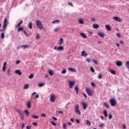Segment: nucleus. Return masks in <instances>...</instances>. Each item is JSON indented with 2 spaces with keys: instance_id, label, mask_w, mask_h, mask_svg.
<instances>
[{
  "instance_id": "nucleus-1",
  "label": "nucleus",
  "mask_w": 129,
  "mask_h": 129,
  "mask_svg": "<svg viewBox=\"0 0 129 129\" xmlns=\"http://www.w3.org/2000/svg\"><path fill=\"white\" fill-rule=\"evenodd\" d=\"M36 25L39 30H43L44 29V27L43 26V24L40 20H37L36 21Z\"/></svg>"
},
{
  "instance_id": "nucleus-2",
  "label": "nucleus",
  "mask_w": 129,
  "mask_h": 129,
  "mask_svg": "<svg viewBox=\"0 0 129 129\" xmlns=\"http://www.w3.org/2000/svg\"><path fill=\"white\" fill-rule=\"evenodd\" d=\"M7 27H8V19H7V18H6L4 19V24L3 26L4 29H1L0 30V32H4V31H5V29H7Z\"/></svg>"
},
{
  "instance_id": "nucleus-3",
  "label": "nucleus",
  "mask_w": 129,
  "mask_h": 129,
  "mask_svg": "<svg viewBox=\"0 0 129 129\" xmlns=\"http://www.w3.org/2000/svg\"><path fill=\"white\" fill-rule=\"evenodd\" d=\"M75 110L77 114H79V115H81V112H80V110L79 109V105H76L75 106Z\"/></svg>"
},
{
  "instance_id": "nucleus-4",
  "label": "nucleus",
  "mask_w": 129,
  "mask_h": 129,
  "mask_svg": "<svg viewBox=\"0 0 129 129\" xmlns=\"http://www.w3.org/2000/svg\"><path fill=\"white\" fill-rule=\"evenodd\" d=\"M109 102L111 106H115V105H116V100L114 98L110 99Z\"/></svg>"
},
{
  "instance_id": "nucleus-5",
  "label": "nucleus",
  "mask_w": 129,
  "mask_h": 129,
  "mask_svg": "<svg viewBox=\"0 0 129 129\" xmlns=\"http://www.w3.org/2000/svg\"><path fill=\"white\" fill-rule=\"evenodd\" d=\"M86 91L87 94L89 95V96H92L93 93L92 92V91H91V90H90V89H89V88L86 87Z\"/></svg>"
},
{
  "instance_id": "nucleus-6",
  "label": "nucleus",
  "mask_w": 129,
  "mask_h": 129,
  "mask_svg": "<svg viewBox=\"0 0 129 129\" xmlns=\"http://www.w3.org/2000/svg\"><path fill=\"white\" fill-rule=\"evenodd\" d=\"M54 50H56V51H63V50H64V47L62 46H59L58 47L55 46Z\"/></svg>"
},
{
  "instance_id": "nucleus-7",
  "label": "nucleus",
  "mask_w": 129,
  "mask_h": 129,
  "mask_svg": "<svg viewBox=\"0 0 129 129\" xmlns=\"http://www.w3.org/2000/svg\"><path fill=\"white\" fill-rule=\"evenodd\" d=\"M74 85H75V83L73 81H69V88H70V89H72V88H73V86H74Z\"/></svg>"
},
{
  "instance_id": "nucleus-8",
  "label": "nucleus",
  "mask_w": 129,
  "mask_h": 129,
  "mask_svg": "<svg viewBox=\"0 0 129 129\" xmlns=\"http://www.w3.org/2000/svg\"><path fill=\"white\" fill-rule=\"evenodd\" d=\"M56 99V97H55V95L52 94L51 95L50 100L51 102H55V100Z\"/></svg>"
},
{
  "instance_id": "nucleus-9",
  "label": "nucleus",
  "mask_w": 129,
  "mask_h": 129,
  "mask_svg": "<svg viewBox=\"0 0 129 129\" xmlns=\"http://www.w3.org/2000/svg\"><path fill=\"white\" fill-rule=\"evenodd\" d=\"M113 19L115 20L116 22H118L119 23L121 22V19L119 18L118 17H114Z\"/></svg>"
},
{
  "instance_id": "nucleus-10",
  "label": "nucleus",
  "mask_w": 129,
  "mask_h": 129,
  "mask_svg": "<svg viewBox=\"0 0 129 129\" xmlns=\"http://www.w3.org/2000/svg\"><path fill=\"white\" fill-rule=\"evenodd\" d=\"M81 56L82 57H87V56H88V54L86 51H82Z\"/></svg>"
},
{
  "instance_id": "nucleus-11",
  "label": "nucleus",
  "mask_w": 129,
  "mask_h": 129,
  "mask_svg": "<svg viewBox=\"0 0 129 129\" xmlns=\"http://www.w3.org/2000/svg\"><path fill=\"white\" fill-rule=\"evenodd\" d=\"M58 44L59 45V46H61V45L64 44V40L62 38L59 39V41L58 42Z\"/></svg>"
},
{
  "instance_id": "nucleus-12",
  "label": "nucleus",
  "mask_w": 129,
  "mask_h": 129,
  "mask_svg": "<svg viewBox=\"0 0 129 129\" xmlns=\"http://www.w3.org/2000/svg\"><path fill=\"white\" fill-rule=\"evenodd\" d=\"M6 66H7V62H5L4 63V64H3V70H2L3 72H6V70L7 69Z\"/></svg>"
},
{
  "instance_id": "nucleus-13",
  "label": "nucleus",
  "mask_w": 129,
  "mask_h": 129,
  "mask_svg": "<svg viewBox=\"0 0 129 129\" xmlns=\"http://www.w3.org/2000/svg\"><path fill=\"white\" fill-rule=\"evenodd\" d=\"M116 65L118 66V67H120L122 66V62L121 61H118L116 62Z\"/></svg>"
},
{
  "instance_id": "nucleus-14",
  "label": "nucleus",
  "mask_w": 129,
  "mask_h": 129,
  "mask_svg": "<svg viewBox=\"0 0 129 129\" xmlns=\"http://www.w3.org/2000/svg\"><path fill=\"white\" fill-rule=\"evenodd\" d=\"M105 28L107 31H111V27H110V26L108 25H106Z\"/></svg>"
},
{
  "instance_id": "nucleus-15",
  "label": "nucleus",
  "mask_w": 129,
  "mask_h": 129,
  "mask_svg": "<svg viewBox=\"0 0 129 129\" xmlns=\"http://www.w3.org/2000/svg\"><path fill=\"white\" fill-rule=\"evenodd\" d=\"M82 104L83 105V109H86L87 108V104L86 103H84V102H82Z\"/></svg>"
},
{
  "instance_id": "nucleus-16",
  "label": "nucleus",
  "mask_w": 129,
  "mask_h": 129,
  "mask_svg": "<svg viewBox=\"0 0 129 129\" xmlns=\"http://www.w3.org/2000/svg\"><path fill=\"white\" fill-rule=\"evenodd\" d=\"M98 35L101 37V38H104V33H103L99 32L98 33Z\"/></svg>"
},
{
  "instance_id": "nucleus-17",
  "label": "nucleus",
  "mask_w": 129,
  "mask_h": 129,
  "mask_svg": "<svg viewBox=\"0 0 129 129\" xmlns=\"http://www.w3.org/2000/svg\"><path fill=\"white\" fill-rule=\"evenodd\" d=\"M16 111L18 112V114H19V115H21V114H24L21 109H18L16 110Z\"/></svg>"
},
{
  "instance_id": "nucleus-18",
  "label": "nucleus",
  "mask_w": 129,
  "mask_h": 129,
  "mask_svg": "<svg viewBox=\"0 0 129 129\" xmlns=\"http://www.w3.org/2000/svg\"><path fill=\"white\" fill-rule=\"evenodd\" d=\"M93 28L94 29H98L99 28V25L98 24H94L93 25Z\"/></svg>"
},
{
  "instance_id": "nucleus-19",
  "label": "nucleus",
  "mask_w": 129,
  "mask_h": 129,
  "mask_svg": "<svg viewBox=\"0 0 129 129\" xmlns=\"http://www.w3.org/2000/svg\"><path fill=\"white\" fill-rule=\"evenodd\" d=\"M27 106L28 108H31L32 106H31V102L30 100L28 101V102L27 103Z\"/></svg>"
},
{
  "instance_id": "nucleus-20",
  "label": "nucleus",
  "mask_w": 129,
  "mask_h": 129,
  "mask_svg": "<svg viewBox=\"0 0 129 129\" xmlns=\"http://www.w3.org/2000/svg\"><path fill=\"white\" fill-rule=\"evenodd\" d=\"M15 73L16 74H18L19 76L22 75V72H21V71L17 70L16 71H15Z\"/></svg>"
},
{
  "instance_id": "nucleus-21",
  "label": "nucleus",
  "mask_w": 129,
  "mask_h": 129,
  "mask_svg": "<svg viewBox=\"0 0 129 129\" xmlns=\"http://www.w3.org/2000/svg\"><path fill=\"white\" fill-rule=\"evenodd\" d=\"M24 113L26 115V116H29V115H30V112H29L28 110H25Z\"/></svg>"
},
{
  "instance_id": "nucleus-22",
  "label": "nucleus",
  "mask_w": 129,
  "mask_h": 129,
  "mask_svg": "<svg viewBox=\"0 0 129 129\" xmlns=\"http://www.w3.org/2000/svg\"><path fill=\"white\" fill-rule=\"evenodd\" d=\"M69 71H71V72H74V73L76 72V70H75V69L72 68H69Z\"/></svg>"
},
{
  "instance_id": "nucleus-23",
  "label": "nucleus",
  "mask_w": 129,
  "mask_h": 129,
  "mask_svg": "<svg viewBox=\"0 0 129 129\" xmlns=\"http://www.w3.org/2000/svg\"><path fill=\"white\" fill-rule=\"evenodd\" d=\"M20 47H21V48H23V49H27V48H29L30 45H21Z\"/></svg>"
},
{
  "instance_id": "nucleus-24",
  "label": "nucleus",
  "mask_w": 129,
  "mask_h": 129,
  "mask_svg": "<svg viewBox=\"0 0 129 129\" xmlns=\"http://www.w3.org/2000/svg\"><path fill=\"white\" fill-rule=\"evenodd\" d=\"M80 35H81V36H82V37H83V38H85V39H87V36H86V35H85V34H84L83 33H81Z\"/></svg>"
},
{
  "instance_id": "nucleus-25",
  "label": "nucleus",
  "mask_w": 129,
  "mask_h": 129,
  "mask_svg": "<svg viewBox=\"0 0 129 129\" xmlns=\"http://www.w3.org/2000/svg\"><path fill=\"white\" fill-rule=\"evenodd\" d=\"M52 24H59L60 23V20H56L52 21Z\"/></svg>"
},
{
  "instance_id": "nucleus-26",
  "label": "nucleus",
  "mask_w": 129,
  "mask_h": 129,
  "mask_svg": "<svg viewBox=\"0 0 129 129\" xmlns=\"http://www.w3.org/2000/svg\"><path fill=\"white\" fill-rule=\"evenodd\" d=\"M28 28H29V29L30 30H32V29H33V26L32 25V22H30L29 23Z\"/></svg>"
},
{
  "instance_id": "nucleus-27",
  "label": "nucleus",
  "mask_w": 129,
  "mask_h": 129,
  "mask_svg": "<svg viewBox=\"0 0 129 129\" xmlns=\"http://www.w3.org/2000/svg\"><path fill=\"white\" fill-rule=\"evenodd\" d=\"M103 114H104L105 117H107V116H108V115H107V111H106V110H104Z\"/></svg>"
},
{
  "instance_id": "nucleus-28",
  "label": "nucleus",
  "mask_w": 129,
  "mask_h": 129,
  "mask_svg": "<svg viewBox=\"0 0 129 129\" xmlns=\"http://www.w3.org/2000/svg\"><path fill=\"white\" fill-rule=\"evenodd\" d=\"M48 73L50 76H53V74H54V72L53 71L49 70L48 71Z\"/></svg>"
},
{
  "instance_id": "nucleus-29",
  "label": "nucleus",
  "mask_w": 129,
  "mask_h": 129,
  "mask_svg": "<svg viewBox=\"0 0 129 129\" xmlns=\"http://www.w3.org/2000/svg\"><path fill=\"white\" fill-rule=\"evenodd\" d=\"M79 24L83 25V24H84V21H83V20L82 19H79Z\"/></svg>"
},
{
  "instance_id": "nucleus-30",
  "label": "nucleus",
  "mask_w": 129,
  "mask_h": 129,
  "mask_svg": "<svg viewBox=\"0 0 129 129\" xmlns=\"http://www.w3.org/2000/svg\"><path fill=\"white\" fill-rule=\"evenodd\" d=\"M109 72L111 73V74H113V75H115V71L112 70H110Z\"/></svg>"
},
{
  "instance_id": "nucleus-31",
  "label": "nucleus",
  "mask_w": 129,
  "mask_h": 129,
  "mask_svg": "<svg viewBox=\"0 0 129 129\" xmlns=\"http://www.w3.org/2000/svg\"><path fill=\"white\" fill-rule=\"evenodd\" d=\"M22 24H23V20H21L20 21V22H19L16 26V27L17 28H19V27H20V26H21L22 25Z\"/></svg>"
},
{
  "instance_id": "nucleus-32",
  "label": "nucleus",
  "mask_w": 129,
  "mask_h": 129,
  "mask_svg": "<svg viewBox=\"0 0 129 129\" xmlns=\"http://www.w3.org/2000/svg\"><path fill=\"white\" fill-rule=\"evenodd\" d=\"M75 90H76V92L77 93V95H78V91L79 90V89H78V87H77V86L75 87Z\"/></svg>"
},
{
  "instance_id": "nucleus-33",
  "label": "nucleus",
  "mask_w": 129,
  "mask_h": 129,
  "mask_svg": "<svg viewBox=\"0 0 129 129\" xmlns=\"http://www.w3.org/2000/svg\"><path fill=\"white\" fill-rule=\"evenodd\" d=\"M86 122H87V125H88L89 126H90V125H91V122L89 120H87Z\"/></svg>"
},
{
  "instance_id": "nucleus-34",
  "label": "nucleus",
  "mask_w": 129,
  "mask_h": 129,
  "mask_svg": "<svg viewBox=\"0 0 129 129\" xmlns=\"http://www.w3.org/2000/svg\"><path fill=\"white\" fill-rule=\"evenodd\" d=\"M103 104L104 106H105L106 108H109V105H107V103H106V102H104Z\"/></svg>"
},
{
  "instance_id": "nucleus-35",
  "label": "nucleus",
  "mask_w": 129,
  "mask_h": 129,
  "mask_svg": "<svg viewBox=\"0 0 129 129\" xmlns=\"http://www.w3.org/2000/svg\"><path fill=\"white\" fill-rule=\"evenodd\" d=\"M90 71H91L92 73H94V72H95V70H94V69H93V67H90Z\"/></svg>"
},
{
  "instance_id": "nucleus-36",
  "label": "nucleus",
  "mask_w": 129,
  "mask_h": 129,
  "mask_svg": "<svg viewBox=\"0 0 129 129\" xmlns=\"http://www.w3.org/2000/svg\"><path fill=\"white\" fill-rule=\"evenodd\" d=\"M125 64L126 68L129 70V61H126Z\"/></svg>"
},
{
  "instance_id": "nucleus-37",
  "label": "nucleus",
  "mask_w": 129,
  "mask_h": 129,
  "mask_svg": "<svg viewBox=\"0 0 129 129\" xmlns=\"http://www.w3.org/2000/svg\"><path fill=\"white\" fill-rule=\"evenodd\" d=\"M21 31H24V28L23 27H19L18 29V32H21Z\"/></svg>"
},
{
  "instance_id": "nucleus-38",
  "label": "nucleus",
  "mask_w": 129,
  "mask_h": 129,
  "mask_svg": "<svg viewBox=\"0 0 129 129\" xmlns=\"http://www.w3.org/2000/svg\"><path fill=\"white\" fill-rule=\"evenodd\" d=\"M28 88H29V84L25 85L23 89H28Z\"/></svg>"
},
{
  "instance_id": "nucleus-39",
  "label": "nucleus",
  "mask_w": 129,
  "mask_h": 129,
  "mask_svg": "<svg viewBox=\"0 0 129 129\" xmlns=\"http://www.w3.org/2000/svg\"><path fill=\"white\" fill-rule=\"evenodd\" d=\"M1 39H5V33L4 32L1 33Z\"/></svg>"
},
{
  "instance_id": "nucleus-40",
  "label": "nucleus",
  "mask_w": 129,
  "mask_h": 129,
  "mask_svg": "<svg viewBox=\"0 0 129 129\" xmlns=\"http://www.w3.org/2000/svg\"><path fill=\"white\" fill-rule=\"evenodd\" d=\"M45 85L44 83H39L38 84V87H42V86H44Z\"/></svg>"
},
{
  "instance_id": "nucleus-41",
  "label": "nucleus",
  "mask_w": 129,
  "mask_h": 129,
  "mask_svg": "<svg viewBox=\"0 0 129 129\" xmlns=\"http://www.w3.org/2000/svg\"><path fill=\"white\" fill-rule=\"evenodd\" d=\"M7 74L8 76H11V69H9L7 71Z\"/></svg>"
},
{
  "instance_id": "nucleus-42",
  "label": "nucleus",
  "mask_w": 129,
  "mask_h": 129,
  "mask_svg": "<svg viewBox=\"0 0 129 129\" xmlns=\"http://www.w3.org/2000/svg\"><path fill=\"white\" fill-rule=\"evenodd\" d=\"M32 78H34V75L33 74H30V75L29 77V79H32Z\"/></svg>"
},
{
  "instance_id": "nucleus-43",
  "label": "nucleus",
  "mask_w": 129,
  "mask_h": 129,
  "mask_svg": "<svg viewBox=\"0 0 129 129\" xmlns=\"http://www.w3.org/2000/svg\"><path fill=\"white\" fill-rule=\"evenodd\" d=\"M24 114H21V115H20V118L22 119V120H23L24 118Z\"/></svg>"
},
{
  "instance_id": "nucleus-44",
  "label": "nucleus",
  "mask_w": 129,
  "mask_h": 129,
  "mask_svg": "<svg viewBox=\"0 0 129 129\" xmlns=\"http://www.w3.org/2000/svg\"><path fill=\"white\" fill-rule=\"evenodd\" d=\"M62 127L63 129H67V125L65 123H63Z\"/></svg>"
},
{
  "instance_id": "nucleus-45",
  "label": "nucleus",
  "mask_w": 129,
  "mask_h": 129,
  "mask_svg": "<svg viewBox=\"0 0 129 129\" xmlns=\"http://www.w3.org/2000/svg\"><path fill=\"white\" fill-rule=\"evenodd\" d=\"M31 117H32V118H39V116H36L35 115H32Z\"/></svg>"
},
{
  "instance_id": "nucleus-46",
  "label": "nucleus",
  "mask_w": 129,
  "mask_h": 129,
  "mask_svg": "<svg viewBox=\"0 0 129 129\" xmlns=\"http://www.w3.org/2000/svg\"><path fill=\"white\" fill-rule=\"evenodd\" d=\"M98 78V79H101V78H102V75H101V74H99Z\"/></svg>"
},
{
  "instance_id": "nucleus-47",
  "label": "nucleus",
  "mask_w": 129,
  "mask_h": 129,
  "mask_svg": "<svg viewBox=\"0 0 129 129\" xmlns=\"http://www.w3.org/2000/svg\"><path fill=\"white\" fill-rule=\"evenodd\" d=\"M66 70L65 69H63L62 71H61V74H66Z\"/></svg>"
},
{
  "instance_id": "nucleus-48",
  "label": "nucleus",
  "mask_w": 129,
  "mask_h": 129,
  "mask_svg": "<svg viewBox=\"0 0 129 129\" xmlns=\"http://www.w3.org/2000/svg\"><path fill=\"white\" fill-rule=\"evenodd\" d=\"M91 85L92 86V87H95V84L93 82L91 83Z\"/></svg>"
},
{
  "instance_id": "nucleus-49",
  "label": "nucleus",
  "mask_w": 129,
  "mask_h": 129,
  "mask_svg": "<svg viewBox=\"0 0 129 129\" xmlns=\"http://www.w3.org/2000/svg\"><path fill=\"white\" fill-rule=\"evenodd\" d=\"M103 125H104V124L101 123H100V124L99 125V126L100 127H103Z\"/></svg>"
},
{
  "instance_id": "nucleus-50",
  "label": "nucleus",
  "mask_w": 129,
  "mask_h": 129,
  "mask_svg": "<svg viewBox=\"0 0 129 129\" xmlns=\"http://www.w3.org/2000/svg\"><path fill=\"white\" fill-rule=\"evenodd\" d=\"M50 123H51V124H52V125H54V126H56V125H57L56 124V123H55V122H51Z\"/></svg>"
},
{
  "instance_id": "nucleus-51",
  "label": "nucleus",
  "mask_w": 129,
  "mask_h": 129,
  "mask_svg": "<svg viewBox=\"0 0 129 129\" xmlns=\"http://www.w3.org/2000/svg\"><path fill=\"white\" fill-rule=\"evenodd\" d=\"M36 39H39L40 38V35L39 34H37L36 35V36L35 37Z\"/></svg>"
},
{
  "instance_id": "nucleus-52",
  "label": "nucleus",
  "mask_w": 129,
  "mask_h": 129,
  "mask_svg": "<svg viewBox=\"0 0 129 129\" xmlns=\"http://www.w3.org/2000/svg\"><path fill=\"white\" fill-rule=\"evenodd\" d=\"M86 60L88 62V63H90V61H91V59L89 58H86Z\"/></svg>"
},
{
  "instance_id": "nucleus-53",
  "label": "nucleus",
  "mask_w": 129,
  "mask_h": 129,
  "mask_svg": "<svg viewBox=\"0 0 129 129\" xmlns=\"http://www.w3.org/2000/svg\"><path fill=\"white\" fill-rule=\"evenodd\" d=\"M92 62H93V63H94L96 64H98V62H97V61L96 60H94V59H93V60H92Z\"/></svg>"
},
{
  "instance_id": "nucleus-54",
  "label": "nucleus",
  "mask_w": 129,
  "mask_h": 129,
  "mask_svg": "<svg viewBox=\"0 0 129 129\" xmlns=\"http://www.w3.org/2000/svg\"><path fill=\"white\" fill-rule=\"evenodd\" d=\"M34 98L35 99H37V98H39V94H36L35 96H34Z\"/></svg>"
},
{
  "instance_id": "nucleus-55",
  "label": "nucleus",
  "mask_w": 129,
  "mask_h": 129,
  "mask_svg": "<svg viewBox=\"0 0 129 129\" xmlns=\"http://www.w3.org/2000/svg\"><path fill=\"white\" fill-rule=\"evenodd\" d=\"M111 118H112V115H111V114H109V119H111Z\"/></svg>"
},
{
  "instance_id": "nucleus-56",
  "label": "nucleus",
  "mask_w": 129,
  "mask_h": 129,
  "mask_svg": "<svg viewBox=\"0 0 129 129\" xmlns=\"http://www.w3.org/2000/svg\"><path fill=\"white\" fill-rule=\"evenodd\" d=\"M58 30H59V28H56L53 30L54 32H58Z\"/></svg>"
},
{
  "instance_id": "nucleus-57",
  "label": "nucleus",
  "mask_w": 129,
  "mask_h": 129,
  "mask_svg": "<svg viewBox=\"0 0 129 129\" xmlns=\"http://www.w3.org/2000/svg\"><path fill=\"white\" fill-rule=\"evenodd\" d=\"M35 94H37V93L36 92H33L32 94H31V97H33V96H34V95H35Z\"/></svg>"
},
{
  "instance_id": "nucleus-58",
  "label": "nucleus",
  "mask_w": 129,
  "mask_h": 129,
  "mask_svg": "<svg viewBox=\"0 0 129 129\" xmlns=\"http://www.w3.org/2000/svg\"><path fill=\"white\" fill-rule=\"evenodd\" d=\"M24 127H25V123H22V129H24Z\"/></svg>"
},
{
  "instance_id": "nucleus-59",
  "label": "nucleus",
  "mask_w": 129,
  "mask_h": 129,
  "mask_svg": "<svg viewBox=\"0 0 129 129\" xmlns=\"http://www.w3.org/2000/svg\"><path fill=\"white\" fill-rule=\"evenodd\" d=\"M33 125H34L35 126H36V125H38V123L37 122H33Z\"/></svg>"
},
{
  "instance_id": "nucleus-60",
  "label": "nucleus",
  "mask_w": 129,
  "mask_h": 129,
  "mask_svg": "<svg viewBox=\"0 0 129 129\" xmlns=\"http://www.w3.org/2000/svg\"><path fill=\"white\" fill-rule=\"evenodd\" d=\"M22 32L25 34V35H26V36L28 37V34H27V32H26V31H23Z\"/></svg>"
},
{
  "instance_id": "nucleus-61",
  "label": "nucleus",
  "mask_w": 129,
  "mask_h": 129,
  "mask_svg": "<svg viewBox=\"0 0 129 129\" xmlns=\"http://www.w3.org/2000/svg\"><path fill=\"white\" fill-rule=\"evenodd\" d=\"M20 60H18L16 62V64H20Z\"/></svg>"
},
{
  "instance_id": "nucleus-62",
  "label": "nucleus",
  "mask_w": 129,
  "mask_h": 129,
  "mask_svg": "<svg viewBox=\"0 0 129 129\" xmlns=\"http://www.w3.org/2000/svg\"><path fill=\"white\" fill-rule=\"evenodd\" d=\"M83 94L85 98H87V96L86 95V94L83 93Z\"/></svg>"
},
{
  "instance_id": "nucleus-63",
  "label": "nucleus",
  "mask_w": 129,
  "mask_h": 129,
  "mask_svg": "<svg viewBox=\"0 0 129 129\" xmlns=\"http://www.w3.org/2000/svg\"><path fill=\"white\" fill-rule=\"evenodd\" d=\"M116 36H117V37H118L119 38H120V34H119V33H117L116 34Z\"/></svg>"
},
{
  "instance_id": "nucleus-64",
  "label": "nucleus",
  "mask_w": 129,
  "mask_h": 129,
  "mask_svg": "<svg viewBox=\"0 0 129 129\" xmlns=\"http://www.w3.org/2000/svg\"><path fill=\"white\" fill-rule=\"evenodd\" d=\"M52 118H53V119H54V120H56V121L57 120V118H56V117H52Z\"/></svg>"
}]
</instances>
